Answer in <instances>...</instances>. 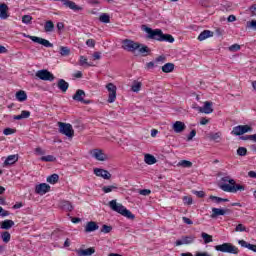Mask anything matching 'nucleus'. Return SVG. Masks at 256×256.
Wrapping results in <instances>:
<instances>
[{
    "label": "nucleus",
    "instance_id": "4c0bfd02",
    "mask_svg": "<svg viewBox=\"0 0 256 256\" xmlns=\"http://www.w3.org/2000/svg\"><path fill=\"white\" fill-rule=\"evenodd\" d=\"M99 21H101V23H111V16L107 13H103L100 15Z\"/></svg>",
    "mask_w": 256,
    "mask_h": 256
},
{
    "label": "nucleus",
    "instance_id": "4d7b16f0",
    "mask_svg": "<svg viewBox=\"0 0 256 256\" xmlns=\"http://www.w3.org/2000/svg\"><path fill=\"white\" fill-rule=\"evenodd\" d=\"M241 49V46L239 44H233L229 47V51L235 52L239 51Z\"/></svg>",
    "mask_w": 256,
    "mask_h": 256
},
{
    "label": "nucleus",
    "instance_id": "f3484780",
    "mask_svg": "<svg viewBox=\"0 0 256 256\" xmlns=\"http://www.w3.org/2000/svg\"><path fill=\"white\" fill-rule=\"evenodd\" d=\"M0 19H9V6L5 3H0Z\"/></svg>",
    "mask_w": 256,
    "mask_h": 256
},
{
    "label": "nucleus",
    "instance_id": "e2e57ef3",
    "mask_svg": "<svg viewBox=\"0 0 256 256\" xmlns=\"http://www.w3.org/2000/svg\"><path fill=\"white\" fill-rule=\"evenodd\" d=\"M194 195L198 196L200 199H203V197H205V192L204 191H195Z\"/></svg>",
    "mask_w": 256,
    "mask_h": 256
},
{
    "label": "nucleus",
    "instance_id": "864d4df0",
    "mask_svg": "<svg viewBox=\"0 0 256 256\" xmlns=\"http://www.w3.org/2000/svg\"><path fill=\"white\" fill-rule=\"evenodd\" d=\"M195 135H197V130L195 129L191 130V132L187 136V141H193V137H195Z\"/></svg>",
    "mask_w": 256,
    "mask_h": 256
},
{
    "label": "nucleus",
    "instance_id": "680f3d73",
    "mask_svg": "<svg viewBox=\"0 0 256 256\" xmlns=\"http://www.w3.org/2000/svg\"><path fill=\"white\" fill-rule=\"evenodd\" d=\"M86 45H87V47H95V40H93V39H88V40L86 41Z\"/></svg>",
    "mask_w": 256,
    "mask_h": 256
},
{
    "label": "nucleus",
    "instance_id": "a18cd8bd",
    "mask_svg": "<svg viewBox=\"0 0 256 256\" xmlns=\"http://www.w3.org/2000/svg\"><path fill=\"white\" fill-rule=\"evenodd\" d=\"M237 155H239V157H245V155H247V148L239 147L237 149Z\"/></svg>",
    "mask_w": 256,
    "mask_h": 256
},
{
    "label": "nucleus",
    "instance_id": "f704fd0d",
    "mask_svg": "<svg viewBox=\"0 0 256 256\" xmlns=\"http://www.w3.org/2000/svg\"><path fill=\"white\" fill-rule=\"evenodd\" d=\"M119 189V187H117V184L114 185H110V186H104L102 188V191L104 193H111V191H117Z\"/></svg>",
    "mask_w": 256,
    "mask_h": 256
},
{
    "label": "nucleus",
    "instance_id": "20e7f679",
    "mask_svg": "<svg viewBox=\"0 0 256 256\" xmlns=\"http://www.w3.org/2000/svg\"><path fill=\"white\" fill-rule=\"evenodd\" d=\"M59 133L65 135L66 137L73 138L75 136V130L73 126L69 123L58 122Z\"/></svg>",
    "mask_w": 256,
    "mask_h": 256
},
{
    "label": "nucleus",
    "instance_id": "8fccbe9b",
    "mask_svg": "<svg viewBox=\"0 0 256 256\" xmlns=\"http://www.w3.org/2000/svg\"><path fill=\"white\" fill-rule=\"evenodd\" d=\"M184 205H193V198L189 196L183 197Z\"/></svg>",
    "mask_w": 256,
    "mask_h": 256
},
{
    "label": "nucleus",
    "instance_id": "6e6552de",
    "mask_svg": "<svg viewBox=\"0 0 256 256\" xmlns=\"http://www.w3.org/2000/svg\"><path fill=\"white\" fill-rule=\"evenodd\" d=\"M197 237L195 235L182 236L181 239L175 241V247H181V245H191L195 243Z\"/></svg>",
    "mask_w": 256,
    "mask_h": 256
},
{
    "label": "nucleus",
    "instance_id": "a211bd4d",
    "mask_svg": "<svg viewBox=\"0 0 256 256\" xmlns=\"http://www.w3.org/2000/svg\"><path fill=\"white\" fill-rule=\"evenodd\" d=\"M19 161V155L18 154H13L9 155L6 160L4 161L3 165L4 167H9V165H15Z\"/></svg>",
    "mask_w": 256,
    "mask_h": 256
},
{
    "label": "nucleus",
    "instance_id": "412c9836",
    "mask_svg": "<svg viewBox=\"0 0 256 256\" xmlns=\"http://www.w3.org/2000/svg\"><path fill=\"white\" fill-rule=\"evenodd\" d=\"M76 253L78 256H91L95 253V248L93 247H90V248H87V249H79V250H76Z\"/></svg>",
    "mask_w": 256,
    "mask_h": 256
},
{
    "label": "nucleus",
    "instance_id": "a19ab883",
    "mask_svg": "<svg viewBox=\"0 0 256 256\" xmlns=\"http://www.w3.org/2000/svg\"><path fill=\"white\" fill-rule=\"evenodd\" d=\"M1 239L4 243H9L11 241V234L7 231L2 232Z\"/></svg>",
    "mask_w": 256,
    "mask_h": 256
},
{
    "label": "nucleus",
    "instance_id": "603ef678",
    "mask_svg": "<svg viewBox=\"0 0 256 256\" xmlns=\"http://www.w3.org/2000/svg\"><path fill=\"white\" fill-rule=\"evenodd\" d=\"M236 232H243V231H247V227H245V225L243 224H238L235 228Z\"/></svg>",
    "mask_w": 256,
    "mask_h": 256
},
{
    "label": "nucleus",
    "instance_id": "a878e982",
    "mask_svg": "<svg viewBox=\"0 0 256 256\" xmlns=\"http://www.w3.org/2000/svg\"><path fill=\"white\" fill-rule=\"evenodd\" d=\"M209 37H213V31L204 30L198 36V41H205V39H209Z\"/></svg>",
    "mask_w": 256,
    "mask_h": 256
},
{
    "label": "nucleus",
    "instance_id": "774afa93",
    "mask_svg": "<svg viewBox=\"0 0 256 256\" xmlns=\"http://www.w3.org/2000/svg\"><path fill=\"white\" fill-rule=\"evenodd\" d=\"M248 177L251 179H256V172L255 171H249L248 172Z\"/></svg>",
    "mask_w": 256,
    "mask_h": 256
},
{
    "label": "nucleus",
    "instance_id": "052dcab7",
    "mask_svg": "<svg viewBox=\"0 0 256 256\" xmlns=\"http://www.w3.org/2000/svg\"><path fill=\"white\" fill-rule=\"evenodd\" d=\"M249 11L252 14V17H256V4L251 5Z\"/></svg>",
    "mask_w": 256,
    "mask_h": 256
},
{
    "label": "nucleus",
    "instance_id": "0eeeda50",
    "mask_svg": "<svg viewBox=\"0 0 256 256\" xmlns=\"http://www.w3.org/2000/svg\"><path fill=\"white\" fill-rule=\"evenodd\" d=\"M36 77L41 79V81H55V75L47 69L38 70L36 72Z\"/></svg>",
    "mask_w": 256,
    "mask_h": 256
},
{
    "label": "nucleus",
    "instance_id": "f257e3e1",
    "mask_svg": "<svg viewBox=\"0 0 256 256\" xmlns=\"http://www.w3.org/2000/svg\"><path fill=\"white\" fill-rule=\"evenodd\" d=\"M144 31L148 34V39H154V41L175 43V38L171 34H164L162 29H152L147 26H143Z\"/></svg>",
    "mask_w": 256,
    "mask_h": 256
},
{
    "label": "nucleus",
    "instance_id": "2f4dec72",
    "mask_svg": "<svg viewBox=\"0 0 256 256\" xmlns=\"http://www.w3.org/2000/svg\"><path fill=\"white\" fill-rule=\"evenodd\" d=\"M209 199H210V201H213V203H217V204H219V203H229V199L217 197V196H214V195H210Z\"/></svg>",
    "mask_w": 256,
    "mask_h": 256
},
{
    "label": "nucleus",
    "instance_id": "39448f33",
    "mask_svg": "<svg viewBox=\"0 0 256 256\" xmlns=\"http://www.w3.org/2000/svg\"><path fill=\"white\" fill-rule=\"evenodd\" d=\"M139 47H141L139 42H135L130 39H124L122 41V49H124V51H128L129 53H135Z\"/></svg>",
    "mask_w": 256,
    "mask_h": 256
},
{
    "label": "nucleus",
    "instance_id": "5701e85b",
    "mask_svg": "<svg viewBox=\"0 0 256 256\" xmlns=\"http://www.w3.org/2000/svg\"><path fill=\"white\" fill-rule=\"evenodd\" d=\"M238 243L241 247H244L246 249H249V251H253L254 253H256V245L255 244L248 243L245 240H239Z\"/></svg>",
    "mask_w": 256,
    "mask_h": 256
},
{
    "label": "nucleus",
    "instance_id": "cd10ccee",
    "mask_svg": "<svg viewBox=\"0 0 256 256\" xmlns=\"http://www.w3.org/2000/svg\"><path fill=\"white\" fill-rule=\"evenodd\" d=\"M15 225L13 220H4L0 223V229L9 230Z\"/></svg>",
    "mask_w": 256,
    "mask_h": 256
},
{
    "label": "nucleus",
    "instance_id": "5fc2aeb1",
    "mask_svg": "<svg viewBox=\"0 0 256 256\" xmlns=\"http://www.w3.org/2000/svg\"><path fill=\"white\" fill-rule=\"evenodd\" d=\"M17 130L16 129H12V128H5L3 133L5 135H13V133H15Z\"/></svg>",
    "mask_w": 256,
    "mask_h": 256
},
{
    "label": "nucleus",
    "instance_id": "e433bc0d",
    "mask_svg": "<svg viewBox=\"0 0 256 256\" xmlns=\"http://www.w3.org/2000/svg\"><path fill=\"white\" fill-rule=\"evenodd\" d=\"M40 161H44L45 163H53L54 161H57V158L53 155H47V156H42L40 158Z\"/></svg>",
    "mask_w": 256,
    "mask_h": 256
},
{
    "label": "nucleus",
    "instance_id": "de8ad7c7",
    "mask_svg": "<svg viewBox=\"0 0 256 256\" xmlns=\"http://www.w3.org/2000/svg\"><path fill=\"white\" fill-rule=\"evenodd\" d=\"M240 129L242 131V135H244V133H249V131H252V128L249 125H240Z\"/></svg>",
    "mask_w": 256,
    "mask_h": 256
},
{
    "label": "nucleus",
    "instance_id": "6ab92c4d",
    "mask_svg": "<svg viewBox=\"0 0 256 256\" xmlns=\"http://www.w3.org/2000/svg\"><path fill=\"white\" fill-rule=\"evenodd\" d=\"M172 129L174 133H183V131L187 129V126L182 121H176L173 124Z\"/></svg>",
    "mask_w": 256,
    "mask_h": 256
},
{
    "label": "nucleus",
    "instance_id": "7c9ffc66",
    "mask_svg": "<svg viewBox=\"0 0 256 256\" xmlns=\"http://www.w3.org/2000/svg\"><path fill=\"white\" fill-rule=\"evenodd\" d=\"M139 51V54L143 57H147L149 53H151V49H149L147 46L140 44V47L137 49Z\"/></svg>",
    "mask_w": 256,
    "mask_h": 256
},
{
    "label": "nucleus",
    "instance_id": "9b49d317",
    "mask_svg": "<svg viewBox=\"0 0 256 256\" xmlns=\"http://www.w3.org/2000/svg\"><path fill=\"white\" fill-rule=\"evenodd\" d=\"M85 91L82 89H78L76 93L72 96V99L74 101H77L78 103H83L84 105H89L91 103V100H85Z\"/></svg>",
    "mask_w": 256,
    "mask_h": 256
},
{
    "label": "nucleus",
    "instance_id": "1a4fd4ad",
    "mask_svg": "<svg viewBox=\"0 0 256 256\" xmlns=\"http://www.w3.org/2000/svg\"><path fill=\"white\" fill-rule=\"evenodd\" d=\"M24 37H26L27 39H31V41H33V43H38L39 45H43V47H53V43L49 42V40H47L45 38L31 36V35H27V34H24Z\"/></svg>",
    "mask_w": 256,
    "mask_h": 256
},
{
    "label": "nucleus",
    "instance_id": "dca6fc26",
    "mask_svg": "<svg viewBox=\"0 0 256 256\" xmlns=\"http://www.w3.org/2000/svg\"><path fill=\"white\" fill-rule=\"evenodd\" d=\"M198 111L206 115L213 113V102L206 101L203 107H198Z\"/></svg>",
    "mask_w": 256,
    "mask_h": 256
},
{
    "label": "nucleus",
    "instance_id": "473e14b6",
    "mask_svg": "<svg viewBox=\"0 0 256 256\" xmlns=\"http://www.w3.org/2000/svg\"><path fill=\"white\" fill-rule=\"evenodd\" d=\"M175 70V64L173 63H166L164 66H162L163 73H172V71Z\"/></svg>",
    "mask_w": 256,
    "mask_h": 256
},
{
    "label": "nucleus",
    "instance_id": "49530a36",
    "mask_svg": "<svg viewBox=\"0 0 256 256\" xmlns=\"http://www.w3.org/2000/svg\"><path fill=\"white\" fill-rule=\"evenodd\" d=\"M113 231V227L109 225H103L101 229V233H111Z\"/></svg>",
    "mask_w": 256,
    "mask_h": 256
},
{
    "label": "nucleus",
    "instance_id": "ea45409f",
    "mask_svg": "<svg viewBox=\"0 0 256 256\" xmlns=\"http://www.w3.org/2000/svg\"><path fill=\"white\" fill-rule=\"evenodd\" d=\"M178 166L184 167V168H190V167H193V162H191L189 160H181L178 163Z\"/></svg>",
    "mask_w": 256,
    "mask_h": 256
},
{
    "label": "nucleus",
    "instance_id": "6e6d98bb",
    "mask_svg": "<svg viewBox=\"0 0 256 256\" xmlns=\"http://www.w3.org/2000/svg\"><path fill=\"white\" fill-rule=\"evenodd\" d=\"M139 195H143L144 197H147L148 195H151V191L149 189H142V190H139Z\"/></svg>",
    "mask_w": 256,
    "mask_h": 256
},
{
    "label": "nucleus",
    "instance_id": "4468645a",
    "mask_svg": "<svg viewBox=\"0 0 256 256\" xmlns=\"http://www.w3.org/2000/svg\"><path fill=\"white\" fill-rule=\"evenodd\" d=\"M91 155L94 157V159H96V161H107V159H109L107 154H105L101 149L92 150Z\"/></svg>",
    "mask_w": 256,
    "mask_h": 256
},
{
    "label": "nucleus",
    "instance_id": "f03ea898",
    "mask_svg": "<svg viewBox=\"0 0 256 256\" xmlns=\"http://www.w3.org/2000/svg\"><path fill=\"white\" fill-rule=\"evenodd\" d=\"M109 207L112 209V211H115L116 213H119L123 217H126L127 219H135V215L131 213L125 206L122 204H118L117 200H111L109 202Z\"/></svg>",
    "mask_w": 256,
    "mask_h": 256
},
{
    "label": "nucleus",
    "instance_id": "3c124183",
    "mask_svg": "<svg viewBox=\"0 0 256 256\" xmlns=\"http://www.w3.org/2000/svg\"><path fill=\"white\" fill-rule=\"evenodd\" d=\"M247 27H248V29H253L254 31H256V20L247 22Z\"/></svg>",
    "mask_w": 256,
    "mask_h": 256
},
{
    "label": "nucleus",
    "instance_id": "bf43d9fd",
    "mask_svg": "<svg viewBox=\"0 0 256 256\" xmlns=\"http://www.w3.org/2000/svg\"><path fill=\"white\" fill-rule=\"evenodd\" d=\"M0 217H9V211L4 210L3 207L0 206Z\"/></svg>",
    "mask_w": 256,
    "mask_h": 256
},
{
    "label": "nucleus",
    "instance_id": "423d86ee",
    "mask_svg": "<svg viewBox=\"0 0 256 256\" xmlns=\"http://www.w3.org/2000/svg\"><path fill=\"white\" fill-rule=\"evenodd\" d=\"M219 187L222 189V191H225L226 193H237V191H245V186L240 184H235L234 186H231L229 184L220 183Z\"/></svg>",
    "mask_w": 256,
    "mask_h": 256
},
{
    "label": "nucleus",
    "instance_id": "7ed1b4c3",
    "mask_svg": "<svg viewBox=\"0 0 256 256\" xmlns=\"http://www.w3.org/2000/svg\"><path fill=\"white\" fill-rule=\"evenodd\" d=\"M215 249L216 251H220L221 253H230L232 255H239V248H237L231 243H223L221 245H216Z\"/></svg>",
    "mask_w": 256,
    "mask_h": 256
},
{
    "label": "nucleus",
    "instance_id": "2eb2a0df",
    "mask_svg": "<svg viewBox=\"0 0 256 256\" xmlns=\"http://www.w3.org/2000/svg\"><path fill=\"white\" fill-rule=\"evenodd\" d=\"M94 175H96V177H102V179H111V173L101 168H94Z\"/></svg>",
    "mask_w": 256,
    "mask_h": 256
},
{
    "label": "nucleus",
    "instance_id": "c9c22d12",
    "mask_svg": "<svg viewBox=\"0 0 256 256\" xmlns=\"http://www.w3.org/2000/svg\"><path fill=\"white\" fill-rule=\"evenodd\" d=\"M201 237H202V239H204L205 245H207L209 243H213V236H211L205 232H202Z\"/></svg>",
    "mask_w": 256,
    "mask_h": 256
},
{
    "label": "nucleus",
    "instance_id": "338daca9",
    "mask_svg": "<svg viewBox=\"0 0 256 256\" xmlns=\"http://www.w3.org/2000/svg\"><path fill=\"white\" fill-rule=\"evenodd\" d=\"M194 256H211L209 252H196Z\"/></svg>",
    "mask_w": 256,
    "mask_h": 256
},
{
    "label": "nucleus",
    "instance_id": "f8f14e48",
    "mask_svg": "<svg viewBox=\"0 0 256 256\" xmlns=\"http://www.w3.org/2000/svg\"><path fill=\"white\" fill-rule=\"evenodd\" d=\"M106 89L109 91L108 103H115V99H117V86L113 83H109L107 84Z\"/></svg>",
    "mask_w": 256,
    "mask_h": 256
},
{
    "label": "nucleus",
    "instance_id": "bb28decb",
    "mask_svg": "<svg viewBox=\"0 0 256 256\" xmlns=\"http://www.w3.org/2000/svg\"><path fill=\"white\" fill-rule=\"evenodd\" d=\"M44 31L45 33H53V31H55V24L53 23V21L48 20L45 22Z\"/></svg>",
    "mask_w": 256,
    "mask_h": 256
},
{
    "label": "nucleus",
    "instance_id": "c03bdc74",
    "mask_svg": "<svg viewBox=\"0 0 256 256\" xmlns=\"http://www.w3.org/2000/svg\"><path fill=\"white\" fill-rule=\"evenodd\" d=\"M31 21H33V17L31 15H24L22 17V23L25 25H31Z\"/></svg>",
    "mask_w": 256,
    "mask_h": 256
},
{
    "label": "nucleus",
    "instance_id": "37998d69",
    "mask_svg": "<svg viewBox=\"0 0 256 256\" xmlns=\"http://www.w3.org/2000/svg\"><path fill=\"white\" fill-rule=\"evenodd\" d=\"M231 135H236V136L243 135V132L241 130V125L234 127L233 130L231 131Z\"/></svg>",
    "mask_w": 256,
    "mask_h": 256
},
{
    "label": "nucleus",
    "instance_id": "c756f323",
    "mask_svg": "<svg viewBox=\"0 0 256 256\" xmlns=\"http://www.w3.org/2000/svg\"><path fill=\"white\" fill-rule=\"evenodd\" d=\"M16 99L20 103H23V101H27V92H25L23 90L16 92Z\"/></svg>",
    "mask_w": 256,
    "mask_h": 256
},
{
    "label": "nucleus",
    "instance_id": "9d476101",
    "mask_svg": "<svg viewBox=\"0 0 256 256\" xmlns=\"http://www.w3.org/2000/svg\"><path fill=\"white\" fill-rule=\"evenodd\" d=\"M231 214H233V210L229 208H212V214L210 215V217L212 219H217V217L221 215H231Z\"/></svg>",
    "mask_w": 256,
    "mask_h": 256
},
{
    "label": "nucleus",
    "instance_id": "72a5a7b5",
    "mask_svg": "<svg viewBox=\"0 0 256 256\" xmlns=\"http://www.w3.org/2000/svg\"><path fill=\"white\" fill-rule=\"evenodd\" d=\"M47 183H50V185H55V183H59V174H52L48 176Z\"/></svg>",
    "mask_w": 256,
    "mask_h": 256
},
{
    "label": "nucleus",
    "instance_id": "c85d7f7f",
    "mask_svg": "<svg viewBox=\"0 0 256 256\" xmlns=\"http://www.w3.org/2000/svg\"><path fill=\"white\" fill-rule=\"evenodd\" d=\"M144 161L147 165H155V163H157V158L151 154H146L144 156Z\"/></svg>",
    "mask_w": 256,
    "mask_h": 256
},
{
    "label": "nucleus",
    "instance_id": "0e129e2a",
    "mask_svg": "<svg viewBox=\"0 0 256 256\" xmlns=\"http://www.w3.org/2000/svg\"><path fill=\"white\" fill-rule=\"evenodd\" d=\"M56 27L58 31H63V29H65V24L63 22H58Z\"/></svg>",
    "mask_w": 256,
    "mask_h": 256
},
{
    "label": "nucleus",
    "instance_id": "13d9d810",
    "mask_svg": "<svg viewBox=\"0 0 256 256\" xmlns=\"http://www.w3.org/2000/svg\"><path fill=\"white\" fill-rule=\"evenodd\" d=\"M20 115L22 116V119H29V117H31V112L24 110Z\"/></svg>",
    "mask_w": 256,
    "mask_h": 256
},
{
    "label": "nucleus",
    "instance_id": "b1692460",
    "mask_svg": "<svg viewBox=\"0 0 256 256\" xmlns=\"http://www.w3.org/2000/svg\"><path fill=\"white\" fill-rule=\"evenodd\" d=\"M221 135L222 133L221 132H210L208 134V138L210 141H214V143H221Z\"/></svg>",
    "mask_w": 256,
    "mask_h": 256
},
{
    "label": "nucleus",
    "instance_id": "ddd939ff",
    "mask_svg": "<svg viewBox=\"0 0 256 256\" xmlns=\"http://www.w3.org/2000/svg\"><path fill=\"white\" fill-rule=\"evenodd\" d=\"M51 191V186L47 183H41L36 185L35 187V193L37 195H45L46 193H49Z\"/></svg>",
    "mask_w": 256,
    "mask_h": 256
},
{
    "label": "nucleus",
    "instance_id": "aec40b11",
    "mask_svg": "<svg viewBox=\"0 0 256 256\" xmlns=\"http://www.w3.org/2000/svg\"><path fill=\"white\" fill-rule=\"evenodd\" d=\"M99 229V225L95 221H90L85 226L86 233H93V231H97Z\"/></svg>",
    "mask_w": 256,
    "mask_h": 256
},
{
    "label": "nucleus",
    "instance_id": "69168bd1",
    "mask_svg": "<svg viewBox=\"0 0 256 256\" xmlns=\"http://www.w3.org/2000/svg\"><path fill=\"white\" fill-rule=\"evenodd\" d=\"M182 220L184 223H186V225H193V220H191L187 217H183Z\"/></svg>",
    "mask_w": 256,
    "mask_h": 256
},
{
    "label": "nucleus",
    "instance_id": "79ce46f5",
    "mask_svg": "<svg viewBox=\"0 0 256 256\" xmlns=\"http://www.w3.org/2000/svg\"><path fill=\"white\" fill-rule=\"evenodd\" d=\"M141 85H142L141 82L134 81L131 87L132 91L134 93H139V91H141Z\"/></svg>",
    "mask_w": 256,
    "mask_h": 256
},
{
    "label": "nucleus",
    "instance_id": "393cba45",
    "mask_svg": "<svg viewBox=\"0 0 256 256\" xmlns=\"http://www.w3.org/2000/svg\"><path fill=\"white\" fill-rule=\"evenodd\" d=\"M60 207L64 211H69V212L73 211V209H74L73 204L70 201H67V200H62L60 202Z\"/></svg>",
    "mask_w": 256,
    "mask_h": 256
},
{
    "label": "nucleus",
    "instance_id": "58836bf2",
    "mask_svg": "<svg viewBox=\"0 0 256 256\" xmlns=\"http://www.w3.org/2000/svg\"><path fill=\"white\" fill-rule=\"evenodd\" d=\"M70 53H71V49H69V47H65V46L60 47V55H62V57H67L70 55Z\"/></svg>",
    "mask_w": 256,
    "mask_h": 256
},
{
    "label": "nucleus",
    "instance_id": "09e8293b",
    "mask_svg": "<svg viewBox=\"0 0 256 256\" xmlns=\"http://www.w3.org/2000/svg\"><path fill=\"white\" fill-rule=\"evenodd\" d=\"M79 65H81V67H83V65H88V67H91V66H92L91 64H89V63L87 62V59L85 58V56H80Z\"/></svg>",
    "mask_w": 256,
    "mask_h": 256
},
{
    "label": "nucleus",
    "instance_id": "4be33fe9",
    "mask_svg": "<svg viewBox=\"0 0 256 256\" xmlns=\"http://www.w3.org/2000/svg\"><path fill=\"white\" fill-rule=\"evenodd\" d=\"M57 87L60 91H62V93H67V90L69 89V83L64 79H59L57 82Z\"/></svg>",
    "mask_w": 256,
    "mask_h": 256
}]
</instances>
